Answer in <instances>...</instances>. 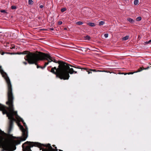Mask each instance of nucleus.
<instances>
[{
    "mask_svg": "<svg viewBox=\"0 0 151 151\" xmlns=\"http://www.w3.org/2000/svg\"><path fill=\"white\" fill-rule=\"evenodd\" d=\"M43 145H41L40 143L37 142H31L27 141L23 144L22 147L23 151H31L30 148L33 146L39 147L40 149L42 150V151H57V147H55V149L52 148L50 144H48L44 145L46 148H43L42 146Z\"/></svg>",
    "mask_w": 151,
    "mask_h": 151,
    "instance_id": "obj_2",
    "label": "nucleus"
},
{
    "mask_svg": "<svg viewBox=\"0 0 151 151\" xmlns=\"http://www.w3.org/2000/svg\"><path fill=\"white\" fill-rule=\"evenodd\" d=\"M33 1L32 0H29L28 3L29 4H33Z\"/></svg>",
    "mask_w": 151,
    "mask_h": 151,
    "instance_id": "obj_15",
    "label": "nucleus"
},
{
    "mask_svg": "<svg viewBox=\"0 0 151 151\" xmlns=\"http://www.w3.org/2000/svg\"><path fill=\"white\" fill-rule=\"evenodd\" d=\"M64 63L66 65V66L67 67H68V68L66 69V73H66V75L65 74V78H66L65 79H63L64 80H67L68 79L70 76L69 75V73L70 74H72L73 73H76L77 72V71H75L73 70V68H70L69 65L67 64L66 63Z\"/></svg>",
    "mask_w": 151,
    "mask_h": 151,
    "instance_id": "obj_4",
    "label": "nucleus"
},
{
    "mask_svg": "<svg viewBox=\"0 0 151 151\" xmlns=\"http://www.w3.org/2000/svg\"><path fill=\"white\" fill-rule=\"evenodd\" d=\"M84 40H89L90 39V37L88 36H86L84 37Z\"/></svg>",
    "mask_w": 151,
    "mask_h": 151,
    "instance_id": "obj_7",
    "label": "nucleus"
},
{
    "mask_svg": "<svg viewBox=\"0 0 151 151\" xmlns=\"http://www.w3.org/2000/svg\"><path fill=\"white\" fill-rule=\"evenodd\" d=\"M59 151H63L62 150H59Z\"/></svg>",
    "mask_w": 151,
    "mask_h": 151,
    "instance_id": "obj_31",
    "label": "nucleus"
},
{
    "mask_svg": "<svg viewBox=\"0 0 151 151\" xmlns=\"http://www.w3.org/2000/svg\"><path fill=\"white\" fill-rule=\"evenodd\" d=\"M142 70H137V71H135V72H129V73H127L125 74V75L126 74H133V73H137V72H139L141 71Z\"/></svg>",
    "mask_w": 151,
    "mask_h": 151,
    "instance_id": "obj_6",
    "label": "nucleus"
},
{
    "mask_svg": "<svg viewBox=\"0 0 151 151\" xmlns=\"http://www.w3.org/2000/svg\"><path fill=\"white\" fill-rule=\"evenodd\" d=\"M139 1L138 0H134V4L135 5H137Z\"/></svg>",
    "mask_w": 151,
    "mask_h": 151,
    "instance_id": "obj_12",
    "label": "nucleus"
},
{
    "mask_svg": "<svg viewBox=\"0 0 151 151\" xmlns=\"http://www.w3.org/2000/svg\"><path fill=\"white\" fill-rule=\"evenodd\" d=\"M4 52H2L1 53V55H4Z\"/></svg>",
    "mask_w": 151,
    "mask_h": 151,
    "instance_id": "obj_29",
    "label": "nucleus"
},
{
    "mask_svg": "<svg viewBox=\"0 0 151 151\" xmlns=\"http://www.w3.org/2000/svg\"><path fill=\"white\" fill-rule=\"evenodd\" d=\"M23 63L25 65L27 64V63L26 62H23Z\"/></svg>",
    "mask_w": 151,
    "mask_h": 151,
    "instance_id": "obj_24",
    "label": "nucleus"
},
{
    "mask_svg": "<svg viewBox=\"0 0 151 151\" xmlns=\"http://www.w3.org/2000/svg\"><path fill=\"white\" fill-rule=\"evenodd\" d=\"M12 9H15L16 8V7L15 6H12L11 7Z\"/></svg>",
    "mask_w": 151,
    "mask_h": 151,
    "instance_id": "obj_17",
    "label": "nucleus"
},
{
    "mask_svg": "<svg viewBox=\"0 0 151 151\" xmlns=\"http://www.w3.org/2000/svg\"><path fill=\"white\" fill-rule=\"evenodd\" d=\"M62 24V22L61 21H59L58 22V24L60 25Z\"/></svg>",
    "mask_w": 151,
    "mask_h": 151,
    "instance_id": "obj_21",
    "label": "nucleus"
},
{
    "mask_svg": "<svg viewBox=\"0 0 151 151\" xmlns=\"http://www.w3.org/2000/svg\"><path fill=\"white\" fill-rule=\"evenodd\" d=\"M25 60H27L29 64H35L37 65V62L39 60H46L48 62L45 63L44 66L43 67L40 66L42 69L44 68L49 63L53 61L56 63V60L49 54H45L40 52L39 54L29 52L24 57Z\"/></svg>",
    "mask_w": 151,
    "mask_h": 151,
    "instance_id": "obj_1",
    "label": "nucleus"
},
{
    "mask_svg": "<svg viewBox=\"0 0 151 151\" xmlns=\"http://www.w3.org/2000/svg\"><path fill=\"white\" fill-rule=\"evenodd\" d=\"M50 29L51 30H53V28H50Z\"/></svg>",
    "mask_w": 151,
    "mask_h": 151,
    "instance_id": "obj_30",
    "label": "nucleus"
},
{
    "mask_svg": "<svg viewBox=\"0 0 151 151\" xmlns=\"http://www.w3.org/2000/svg\"><path fill=\"white\" fill-rule=\"evenodd\" d=\"M104 36L105 38H107L108 37V34H104Z\"/></svg>",
    "mask_w": 151,
    "mask_h": 151,
    "instance_id": "obj_18",
    "label": "nucleus"
},
{
    "mask_svg": "<svg viewBox=\"0 0 151 151\" xmlns=\"http://www.w3.org/2000/svg\"><path fill=\"white\" fill-rule=\"evenodd\" d=\"M88 71V74H90V73H91V72L90 71Z\"/></svg>",
    "mask_w": 151,
    "mask_h": 151,
    "instance_id": "obj_27",
    "label": "nucleus"
},
{
    "mask_svg": "<svg viewBox=\"0 0 151 151\" xmlns=\"http://www.w3.org/2000/svg\"><path fill=\"white\" fill-rule=\"evenodd\" d=\"M66 9L65 8H64L62 9L61 10V11L62 12H65V11H66Z\"/></svg>",
    "mask_w": 151,
    "mask_h": 151,
    "instance_id": "obj_16",
    "label": "nucleus"
},
{
    "mask_svg": "<svg viewBox=\"0 0 151 151\" xmlns=\"http://www.w3.org/2000/svg\"><path fill=\"white\" fill-rule=\"evenodd\" d=\"M27 52L26 51H24L22 52H20L19 53H18V54H26L27 53Z\"/></svg>",
    "mask_w": 151,
    "mask_h": 151,
    "instance_id": "obj_9",
    "label": "nucleus"
},
{
    "mask_svg": "<svg viewBox=\"0 0 151 151\" xmlns=\"http://www.w3.org/2000/svg\"><path fill=\"white\" fill-rule=\"evenodd\" d=\"M37 68H40V66H39V65H37Z\"/></svg>",
    "mask_w": 151,
    "mask_h": 151,
    "instance_id": "obj_28",
    "label": "nucleus"
},
{
    "mask_svg": "<svg viewBox=\"0 0 151 151\" xmlns=\"http://www.w3.org/2000/svg\"><path fill=\"white\" fill-rule=\"evenodd\" d=\"M129 37V36H125V37H124L123 38V40H126L128 39Z\"/></svg>",
    "mask_w": 151,
    "mask_h": 151,
    "instance_id": "obj_10",
    "label": "nucleus"
},
{
    "mask_svg": "<svg viewBox=\"0 0 151 151\" xmlns=\"http://www.w3.org/2000/svg\"><path fill=\"white\" fill-rule=\"evenodd\" d=\"M142 19L141 17H138L136 18V20L137 21H140Z\"/></svg>",
    "mask_w": 151,
    "mask_h": 151,
    "instance_id": "obj_14",
    "label": "nucleus"
},
{
    "mask_svg": "<svg viewBox=\"0 0 151 151\" xmlns=\"http://www.w3.org/2000/svg\"><path fill=\"white\" fill-rule=\"evenodd\" d=\"M88 24L91 27H94L95 25L94 23L92 22H90L88 23Z\"/></svg>",
    "mask_w": 151,
    "mask_h": 151,
    "instance_id": "obj_8",
    "label": "nucleus"
},
{
    "mask_svg": "<svg viewBox=\"0 0 151 151\" xmlns=\"http://www.w3.org/2000/svg\"><path fill=\"white\" fill-rule=\"evenodd\" d=\"M143 70V69H142V68H140V69H139L138 70Z\"/></svg>",
    "mask_w": 151,
    "mask_h": 151,
    "instance_id": "obj_26",
    "label": "nucleus"
},
{
    "mask_svg": "<svg viewBox=\"0 0 151 151\" xmlns=\"http://www.w3.org/2000/svg\"><path fill=\"white\" fill-rule=\"evenodd\" d=\"M1 12L2 13H6V12L5 10H1Z\"/></svg>",
    "mask_w": 151,
    "mask_h": 151,
    "instance_id": "obj_20",
    "label": "nucleus"
},
{
    "mask_svg": "<svg viewBox=\"0 0 151 151\" xmlns=\"http://www.w3.org/2000/svg\"><path fill=\"white\" fill-rule=\"evenodd\" d=\"M43 5H41L40 6V8H43Z\"/></svg>",
    "mask_w": 151,
    "mask_h": 151,
    "instance_id": "obj_25",
    "label": "nucleus"
},
{
    "mask_svg": "<svg viewBox=\"0 0 151 151\" xmlns=\"http://www.w3.org/2000/svg\"><path fill=\"white\" fill-rule=\"evenodd\" d=\"M151 42V39L150 40H149L148 41L146 42L145 43L146 44H149V43H150Z\"/></svg>",
    "mask_w": 151,
    "mask_h": 151,
    "instance_id": "obj_19",
    "label": "nucleus"
},
{
    "mask_svg": "<svg viewBox=\"0 0 151 151\" xmlns=\"http://www.w3.org/2000/svg\"><path fill=\"white\" fill-rule=\"evenodd\" d=\"M83 69H85V70H87V69H86V68H83Z\"/></svg>",
    "mask_w": 151,
    "mask_h": 151,
    "instance_id": "obj_32",
    "label": "nucleus"
},
{
    "mask_svg": "<svg viewBox=\"0 0 151 151\" xmlns=\"http://www.w3.org/2000/svg\"><path fill=\"white\" fill-rule=\"evenodd\" d=\"M104 22L103 21H101L99 22V25L100 26L104 24Z\"/></svg>",
    "mask_w": 151,
    "mask_h": 151,
    "instance_id": "obj_11",
    "label": "nucleus"
},
{
    "mask_svg": "<svg viewBox=\"0 0 151 151\" xmlns=\"http://www.w3.org/2000/svg\"><path fill=\"white\" fill-rule=\"evenodd\" d=\"M149 66L147 67V68H143V69H144V70H147V69H149Z\"/></svg>",
    "mask_w": 151,
    "mask_h": 151,
    "instance_id": "obj_23",
    "label": "nucleus"
},
{
    "mask_svg": "<svg viewBox=\"0 0 151 151\" xmlns=\"http://www.w3.org/2000/svg\"><path fill=\"white\" fill-rule=\"evenodd\" d=\"M127 20L128 21H129L130 22L133 23H134V21L132 19L129 18H127Z\"/></svg>",
    "mask_w": 151,
    "mask_h": 151,
    "instance_id": "obj_5",
    "label": "nucleus"
},
{
    "mask_svg": "<svg viewBox=\"0 0 151 151\" xmlns=\"http://www.w3.org/2000/svg\"><path fill=\"white\" fill-rule=\"evenodd\" d=\"M1 32H0V33H1Z\"/></svg>",
    "mask_w": 151,
    "mask_h": 151,
    "instance_id": "obj_33",
    "label": "nucleus"
},
{
    "mask_svg": "<svg viewBox=\"0 0 151 151\" xmlns=\"http://www.w3.org/2000/svg\"><path fill=\"white\" fill-rule=\"evenodd\" d=\"M67 67L64 62H62L59 63L58 68H56V67L52 68L50 72L56 75V77H58L60 79H65V75L66 73Z\"/></svg>",
    "mask_w": 151,
    "mask_h": 151,
    "instance_id": "obj_3",
    "label": "nucleus"
},
{
    "mask_svg": "<svg viewBox=\"0 0 151 151\" xmlns=\"http://www.w3.org/2000/svg\"><path fill=\"white\" fill-rule=\"evenodd\" d=\"M76 24L78 25H81L83 24V22H78L76 23Z\"/></svg>",
    "mask_w": 151,
    "mask_h": 151,
    "instance_id": "obj_13",
    "label": "nucleus"
},
{
    "mask_svg": "<svg viewBox=\"0 0 151 151\" xmlns=\"http://www.w3.org/2000/svg\"><path fill=\"white\" fill-rule=\"evenodd\" d=\"M90 70L92 71L93 72H96V70L95 69H91Z\"/></svg>",
    "mask_w": 151,
    "mask_h": 151,
    "instance_id": "obj_22",
    "label": "nucleus"
}]
</instances>
